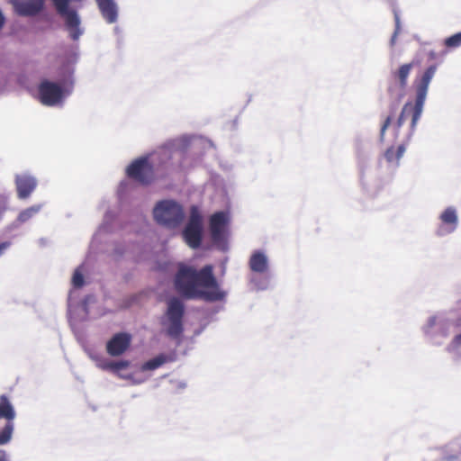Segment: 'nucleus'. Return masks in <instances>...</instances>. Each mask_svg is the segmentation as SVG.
<instances>
[{"label": "nucleus", "instance_id": "obj_10", "mask_svg": "<svg viewBox=\"0 0 461 461\" xmlns=\"http://www.w3.org/2000/svg\"><path fill=\"white\" fill-rule=\"evenodd\" d=\"M11 4L15 13L24 17L35 16L44 8V0H11Z\"/></svg>", "mask_w": 461, "mask_h": 461}, {"label": "nucleus", "instance_id": "obj_26", "mask_svg": "<svg viewBox=\"0 0 461 461\" xmlns=\"http://www.w3.org/2000/svg\"><path fill=\"white\" fill-rule=\"evenodd\" d=\"M453 343L456 346H461V334H458L454 338Z\"/></svg>", "mask_w": 461, "mask_h": 461}, {"label": "nucleus", "instance_id": "obj_15", "mask_svg": "<svg viewBox=\"0 0 461 461\" xmlns=\"http://www.w3.org/2000/svg\"><path fill=\"white\" fill-rule=\"evenodd\" d=\"M249 266L252 272L264 274L268 270L267 257L262 251L257 250L251 255Z\"/></svg>", "mask_w": 461, "mask_h": 461}, {"label": "nucleus", "instance_id": "obj_11", "mask_svg": "<svg viewBox=\"0 0 461 461\" xmlns=\"http://www.w3.org/2000/svg\"><path fill=\"white\" fill-rule=\"evenodd\" d=\"M131 337L125 332L117 333L107 342L106 351L112 357L122 355L130 347Z\"/></svg>", "mask_w": 461, "mask_h": 461}, {"label": "nucleus", "instance_id": "obj_18", "mask_svg": "<svg viewBox=\"0 0 461 461\" xmlns=\"http://www.w3.org/2000/svg\"><path fill=\"white\" fill-rule=\"evenodd\" d=\"M405 151V148L403 145L398 146L396 149L394 147L388 148L384 152L385 159L389 162H398L400 158L402 157Z\"/></svg>", "mask_w": 461, "mask_h": 461}, {"label": "nucleus", "instance_id": "obj_20", "mask_svg": "<svg viewBox=\"0 0 461 461\" xmlns=\"http://www.w3.org/2000/svg\"><path fill=\"white\" fill-rule=\"evenodd\" d=\"M445 45L453 49L461 46V32L456 33L445 40Z\"/></svg>", "mask_w": 461, "mask_h": 461}, {"label": "nucleus", "instance_id": "obj_27", "mask_svg": "<svg viewBox=\"0 0 461 461\" xmlns=\"http://www.w3.org/2000/svg\"><path fill=\"white\" fill-rule=\"evenodd\" d=\"M4 23H5V17L2 14V12L0 11V30L3 28Z\"/></svg>", "mask_w": 461, "mask_h": 461}, {"label": "nucleus", "instance_id": "obj_5", "mask_svg": "<svg viewBox=\"0 0 461 461\" xmlns=\"http://www.w3.org/2000/svg\"><path fill=\"white\" fill-rule=\"evenodd\" d=\"M184 313L185 306L180 299L173 297L168 300L166 315L168 321L167 334L169 337L176 339L183 333Z\"/></svg>", "mask_w": 461, "mask_h": 461}, {"label": "nucleus", "instance_id": "obj_12", "mask_svg": "<svg viewBox=\"0 0 461 461\" xmlns=\"http://www.w3.org/2000/svg\"><path fill=\"white\" fill-rule=\"evenodd\" d=\"M227 221V214L224 212H217L210 217V232L214 242L223 240Z\"/></svg>", "mask_w": 461, "mask_h": 461}, {"label": "nucleus", "instance_id": "obj_19", "mask_svg": "<svg viewBox=\"0 0 461 461\" xmlns=\"http://www.w3.org/2000/svg\"><path fill=\"white\" fill-rule=\"evenodd\" d=\"M41 210V205H33L23 211H22L18 215V221L20 222H25L29 221L32 217L37 214Z\"/></svg>", "mask_w": 461, "mask_h": 461}, {"label": "nucleus", "instance_id": "obj_14", "mask_svg": "<svg viewBox=\"0 0 461 461\" xmlns=\"http://www.w3.org/2000/svg\"><path fill=\"white\" fill-rule=\"evenodd\" d=\"M15 183L18 197L21 199L29 197L36 187V180L28 176H17Z\"/></svg>", "mask_w": 461, "mask_h": 461}, {"label": "nucleus", "instance_id": "obj_3", "mask_svg": "<svg viewBox=\"0 0 461 461\" xmlns=\"http://www.w3.org/2000/svg\"><path fill=\"white\" fill-rule=\"evenodd\" d=\"M153 215L158 223L168 228L178 226L184 220L183 207L171 200L158 203L153 210Z\"/></svg>", "mask_w": 461, "mask_h": 461}, {"label": "nucleus", "instance_id": "obj_7", "mask_svg": "<svg viewBox=\"0 0 461 461\" xmlns=\"http://www.w3.org/2000/svg\"><path fill=\"white\" fill-rule=\"evenodd\" d=\"M58 14L65 19V25L69 32L70 38L77 41L82 35L80 29V19L75 10L68 7L69 0H51Z\"/></svg>", "mask_w": 461, "mask_h": 461}, {"label": "nucleus", "instance_id": "obj_6", "mask_svg": "<svg viewBox=\"0 0 461 461\" xmlns=\"http://www.w3.org/2000/svg\"><path fill=\"white\" fill-rule=\"evenodd\" d=\"M203 218L197 206L190 208L189 221L183 230V237L186 244L192 249H197L202 243Z\"/></svg>", "mask_w": 461, "mask_h": 461}, {"label": "nucleus", "instance_id": "obj_2", "mask_svg": "<svg viewBox=\"0 0 461 461\" xmlns=\"http://www.w3.org/2000/svg\"><path fill=\"white\" fill-rule=\"evenodd\" d=\"M174 286L176 291L186 299L216 302L225 296L220 289L212 265H205L197 270L193 266L179 264L174 277Z\"/></svg>", "mask_w": 461, "mask_h": 461}, {"label": "nucleus", "instance_id": "obj_16", "mask_svg": "<svg viewBox=\"0 0 461 461\" xmlns=\"http://www.w3.org/2000/svg\"><path fill=\"white\" fill-rule=\"evenodd\" d=\"M99 10L108 23H115L117 20V6L113 0H96Z\"/></svg>", "mask_w": 461, "mask_h": 461}, {"label": "nucleus", "instance_id": "obj_25", "mask_svg": "<svg viewBox=\"0 0 461 461\" xmlns=\"http://www.w3.org/2000/svg\"><path fill=\"white\" fill-rule=\"evenodd\" d=\"M10 246L9 242H3L0 244V257L4 254V251Z\"/></svg>", "mask_w": 461, "mask_h": 461}, {"label": "nucleus", "instance_id": "obj_17", "mask_svg": "<svg viewBox=\"0 0 461 461\" xmlns=\"http://www.w3.org/2000/svg\"><path fill=\"white\" fill-rule=\"evenodd\" d=\"M167 360H168V357L166 355L160 354V355L148 360L147 362H145L142 365L141 369L143 371L155 370V369L160 367L166 362H167Z\"/></svg>", "mask_w": 461, "mask_h": 461}, {"label": "nucleus", "instance_id": "obj_4", "mask_svg": "<svg viewBox=\"0 0 461 461\" xmlns=\"http://www.w3.org/2000/svg\"><path fill=\"white\" fill-rule=\"evenodd\" d=\"M16 412L7 395H0V446L8 444L14 430Z\"/></svg>", "mask_w": 461, "mask_h": 461}, {"label": "nucleus", "instance_id": "obj_23", "mask_svg": "<svg viewBox=\"0 0 461 461\" xmlns=\"http://www.w3.org/2000/svg\"><path fill=\"white\" fill-rule=\"evenodd\" d=\"M395 21H396L395 30H394L393 34L392 35V38L390 41L391 46L395 45L397 36L400 33V30H401L399 18L396 17Z\"/></svg>", "mask_w": 461, "mask_h": 461}, {"label": "nucleus", "instance_id": "obj_24", "mask_svg": "<svg viewBox=\"0 0 461 461\" xmlns=\"http://www.w3.org/2000/svg\"><path fill=\"white\" fill-rule=\"evenodd\" d=\"M0 461H8V456L5 450L0 448Z\"/></svg>", "mask_w": 461, "mask_h": 461}, {"label": "nucleus", "instance_id": "obj_21", "mask_svg": "<svg viewBox=\"0 0 461 461\" xmlns=\"http://www.w3.org/2000/svg\"><path fill=\"white\" fill-rule=\"evenodd\" d=\"M128 366H129L128 361L122 360V361H117V362H109L104 366V368L111 369L113 371H119V370L125 369L126 367H128Z\"/></svg>", "mask_w": 461, "mask_h": 461}, {"label": "nucleus", "instance_id": "obj_9", "mask_svg": "<svg viewBox=\"0 0 461 461\" xmlns=\"http://www.w3.org/2000/svg\"><path fill=\"white\" fill-rule=\"evenodd\" d=\"M39 95L43 104L52 106L61 101L63 90L58 83L44 80L39 86Z\"/></svg>", "mask_w": 461, "mask_h": 461}, {"label": "nucleus", "instance_id": "obj_22", "mask_svg": "<svg viewBox=\"0 0 461 461\" xmlns=\"http://www.w3.org/2000/svg\"><path fill=\"white\" fill-rule=\"evenodd\" d=\"M72 284L76 288H80L84 285V276L79 271H76L72 277Z\"/></svg>", "mask_w": 461, "mask_h": 461}, {"label": "nucleus", "instance_id": "obj_8", "mask_svg": "<svg viewBox=\"0 0 461 461\" xmlns=\"http://www.w3.org/2000/svg\"><path fill=\"white\" fill-rule=\"evenodd\" d=\"M126 172L130 178L144 185H149L154 179V168L147 158L135 159Z\"/></svg>", "mask_w": 461, "mask_h": 461}, {"label": "nucleus", "instance_id": "obj_1", "mask_svg": "<svg viewBox=\"0 0 461 461\" xmlns=\"http://www.w3.org/2000/svg\"><path fill=\"white\" fill-rule=\"evenodd\" d=\"M413 62L403 64L400 66L397 70L392 72V79L388 86V92L392 95L395 96L396 101L393 102L390 104L389 114L385 117L381 126V141H384L385 132L389 127H392L394 138L398 139L400 130L403 125L405 120L409 117H411L410 128L411 134L415 131L417 123L421 116L424 103L428 93L429 85L437 70V67L435 65L429 66V68H426V70L420 77H416L413 83L416 91V98L414 103L407 102L403 105L397 120L395 122H393L398 110L399 103L402 96L404 95L405 88L408 84V78L413 68Z\"/></svg>", "mask_w": 461, "mask_h": 461}, {"label": "nucleus", "instance_id": "obj_13", "mask_svg": "<svg viewBox=\"0 0 461 461\" xmlns=\"http://www.w3.org/2000/svg\"><path fill=\"white\" fill-rule=\"evenodd\" d=\"M441 225L438 230V235H446L453 232L457 226V215L454 207H447L440 215Z\"/></svg>", "mask_w": 461, "mask_h": 461}]
</instances>
